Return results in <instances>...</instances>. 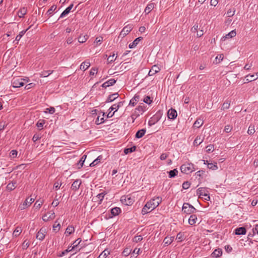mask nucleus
<instances>
[{
    "instance_id": "f257e3e1",
    "label": "nucleus",
    "mask_w": 258,
    "mask_h": 258,
    "mask_svg": "<svg viewBox=\"0 0 258 258\" xmlns=\"http://www.w3.org/2000/svg\"><path fill=\"white\" fill-rule=\"evenodd\" d=\"M162 202L160 197H154L147 202L142 210V214L145 215L157 208Z\"/></svg>"
},
{
    "instance_id": "f03ea898",
    "label": "nucleus",
    "mask_w": 258,
    "mask_h": 258,
    "mask_svg": "<svg viewBox=\"0 0 258 258\" xmlns=\"http://www.w3.org/2000/svg\"><path fill=\"white\" fill-rule=\"evenodd\" d=\"M196 209L187 203H184L183 204L182 211L185 214L189 215L194 213L196 211Z\"/></svg>"
},
{
    "instance_id": "7ed1b4c3",
    "label": "nucleus",
    "mask_w": 258,
    "mask_h": 258,
    "mask_svg": "<svg viewBox=\"0 0 258 258\" xmlns=\"http://www.w3.org/2000/svg\"><path fill=\"white\" fill-rule=\"evenodd\" d=\"M181 172L189 174L194 171V165L192 163L183 164L180 167Z\"/></svg>"
},
{
    "instance_id": "20e7f679",
    "label": "nucleus",
    "mask_w": 258,
    "mask_h": 258,
    "mask_svg": "<svg viewBox=\"0 0 258 258\" xmlns=\"http://www.w3.org/2000/svg\"><path fill=\"white\" fill-rule=\"evenodd\" d=\"M24 80L22 78H13L12 81V86L14 88H19L24 86Z\"/></svg>"
},
{
    "instance_id": "39448f33",
    "label": "nucleus",
    "mask_w": 258,
    "mask_h": 258,
    "mask_svg": "<svg viewBox=\"0 0 258 258\" xmlns=\"http://www.w3.org/2000/svg\"><path fill=\"white\" fill-rule=\"evenodd\" d=\"M34 201V199L33 198H31L29 200V198H27L22 204L20 205L19 208L21 210H24L29 207Z\"/></svg>"
},
{
    "instance_id": "423d86ee",
    "label": "nucleus",
    "mask_w": 258,
    "mask_h": 258,
    "mask_svg": "<svg viewBox=\"0 0 258 258\" xmlns=\"http://www.w3.org/2000/svg\"><path fill=\"white\" fill-rule=\"evenodd\" d=\"M132 29L133 26L132 25H128L125 26L120 32L119 36L124 37L128 34Z\"/></svg>"
},
{
    "instance_id": "0eeeda50",
    "label": "nucleus",
    "mask_w": 258,
    "mask_h": 258,
    "mask_svg": "<svg viewBox=\"0 0 258 258\" xmlns=\"http://www.w3.org/2000/svg\"><path fill=\"white\" fill-rule=\"evenodd\" d=\"M55 216L54 212L53 211H50L43 216L42 220L45 222H47L54 219Z\"/></svg>"
},
{
    "instance_id": "6e6552de",
    "label": "nucleus",
    "mask_w": 258,
    "mask_h": 258,
    "mask_svg": "<svg viewBox=\"0 0 258 258\" xmlns=\"http://www.w3.org/2000/svg\"><path fill=\"white\" fill-rule=\"evenodd\" d=\"M197 192H198V194H199L200 196H203L204 197H207V198H205V200H207V201L210 200V196L209 195V194H208L207 193V190H206V188H205L204 187L199 188L198 189Z\"/></svg>"
},
{
    "instance_id": "1a4fd4ad",
    "label": "nucleus",
    "mask_w": 258,
    "mask_h": 258,
    "mask_svg": "<svg viewBox=\"0 0 258 258\" xmlns=\"http://www.w3.org/2000/svg\"><path fill=\"white\" fill-rule=\"evenodd\" d=\"M45 233L46 230L43 228H41L37 233L36 238L40 240H43L45 236Z\"/></svg>"
},
{
    "instance_id": "9d476101",
    "label": "nucleus",
    "mask_w": 258,
    "mask_h": 258,
    "mask_svg": "<svg viewBox=\"0 0 258 258\" xmlns=\"http://www.w3.org/2000/svg\"><path fill=\"white\" fill-rule=\"evenodd\" d=\"M167 115L169 119H174L177 117V113L174 109L171 108L168 111Z\"/></svg>"
},
{
    "instance_id": "9b49d317",
    "label": "nucleus",
    "mask_w": 258,
    "mask_h": 258,
    "mask_svg": "<svg viewBox=\"0 0 258 258\" xmlns=\"http://www.w3.org/2000/svg\"><path fill=\"white\" fill-rule=\"evenodd\" d=\"M82 182L81 179H78L76 180L72 184L71 188L74 191H76L80 188Z\"/></svg>"
},
{
    "instance_id": "f8f14e48",
    "label": "nucleus",
    "mask_w": 258,
    "mask_h": 258,
    "mask_svg": "<svg viewBox=\"0 0 258 258\" xmlns=\"http://www.w3.org/2000/svg\"><path fill=\"white\" fill-rule=\"evenodd\" d=\"M160 71V69L157 65L152 66V69L149 71L148 75L149 76H153L155 74L158 73Z\"/></svg>"
},
{
    "instance_id": "ddd939ff",
    "label": "nucleus",
    "mask_w": 258,
    "mask_h": 258,
    "mask_svg": "<svg viewBox=\"0 0 258 258\" xmlns=\"http://www.w3.org/2000/svg\"><path fill=\"white\" fill-rule=\"evenodd\" d=\"M123 102L120 101L117 104H114L112 105L108 109V110L113 111L114 110V113L118 110V109L123 105Z\"/></svg>"
},
{
    "instance_id": "4468645a",
    "label": "nucleus",
    "mask_w": 258,
    "mask_h": 258,
    "mask_svg": "<svg viewBox=\"0 0 258 258\" xmlns=\"http://www.w3.org/2000/svg\"><path fill=\"white\" fill-rule=\"evenodd\" d=\"M116 83V80L114 79H110L108 80L107 81L104 82L102 85V87L103 88H106L108 87L113 85Z\"/></svg>"
},
{
    "instance_id": "2eb2a0df",
    "label": "nucleus",
    "mask_w": 258,
    "mask_h": 258,
    "mask_svg": "<svg viewBox=\"0 0 258 258\" xmlns=\"http://www.w3.org/2000/svg\"><path fill=\"white\" fill-rule=\"evenodd\" d=\"M204 164L208 165V167L212 170H215L218 169V166L216 162L214 163H208V161L207 160L205 161L204 160Z\"/></svg>"
},
{
    "instance_id": "dca6fc26",
    "label": "nucleus",
    "mask_w": 258,
    "mask_h": 258,
    "mask_svg": "<svg viewBox=\"0 0 258 258\" xmlns=\"http://www.w3.org/2000/svg\"><path fill=\"white\" fill-rule=\"evenodd\" d=\"M155 4L153 3H149L146 7L144 13L147 15L149 14L152 10L154 8Z\"/></svg>"
},
{
    "instance_id": "f3484780",
    "label": "nucleus",
    "mask_w": 258,
    "mask_h": 258,
    "mask_svg": "<svg viewBox=\"0 0 258 258\" xmlns=\"http://www.w3.org/2000/svg\"><path fill=\"white\" fill-rule=\"evenodd\" d=\"M143 37H139L138 38H137L133 42L131 43L130 44H129V47L130 48H133L134 47H135L139 43V42L140 41H141L142 40H143Z\"/></svg>"
},
{
    "instance_id": "a211bd4d",
    "label": "nucleus",
    "mask_w": 258,
    "mask_h": 258,
    "mask_svg": "<svg viewBox=\"0 0 258 258\" xmlns=\"http://www.w3.org/2000/svg\"><path fill=\"white\" fill-rule=\"evenodd\" d=\"M246 230L244 227L237 228L235 230V233L236 235H244L246 234Z\"/></svg>"
},
{
    "instance_id": "6ab92c4d",
    "label": "nucleus",
    "mask_w": 258,
    "mask_h": 258,
    "mask_svg": "<svg viewBox=\"0 0 258 258\" xmlns=\"http://www.w3.org/2000/svg\"><path fill=\"white\" fill-rule=\"evenodd\" d=\"M118 96H119V95L118 93H114L113 94L110 95L108 97V98L106 101V103L111 102L113 101H114L115 99L117 98L118 97Z\"/></svg>"
},
{
    "instance_id": "aec40b11",
    "label": "nucleus",
    "mask_w": 258,
    "mask_h": 258,
    "mask_svg": "<svg viewBox=\"0 0 258 258\" xmlns=\"http://www.w3.org/2000/svg\"><path fill=\"white\" fill-rule=\"evenodd\" d=\"M146 107L143 104V105H139L136 108V110L138 112L137 115L139 116L140 114H142L146 111Z\"/></svg>"
},
{
    "instance_id": "412c9836",
    "label": "nucleus",
    "mask_w": 258,
    "mask_h": 258,
    "mask_svg": "<svg viewBox=\"0 0 258 258\" xmlns=\"http://www.w3.org/2000/svg\"><path fill=\"white\" fill-rule=\"evenodd\" d=\"M90 66V63L88 61H85L83 62L80 67V69L81 70L85 71Z\"/></svg>"
},
{
    "instance_id": "4be33fe9",
    "label": "nucleus",
    "mask_w": 258,
    "mask_h": 258,
    "mask_svg": "<svg viewBox=\"0 0 258 258\" xmlns=\"http://www.w3.org/2000/svg\"><path fill=\"white\" fill-rule=\"evenodd\" d=\"M75 232V228L74 226L72 225H69L67 228L66 231H65V234L67 236L70 235V234H72Z\"/></svg>"
},
{
    "instance_id": "5701e85b",
    "label": "nucleus",
    "mask_w": 258,
    "mask_h": 258,
    "mask_svg": "<svg viewBox=\"0 0 258 258\" xmlns=\"http://www.w3.org/2000/svg\"><path fill=\"white\" fill-rule=\"evenodd\" d=\"M73 4H71L69 7H68L61 14L59 18H62L68 15L72 10L73 7Z\"/></svg>"
},
{
    "instance_id": "b1692460",
    "label": "nucleus",
    "mask_w": 258,
    "mask_h": 258,
    "mask_svg": "<svg viewBox=\"0 0 258 258\" xmlns=\"http://www.w3.org/2000/svg\"><path fill=\"white\" fill-rule=\"evenodd\" d=\"M197 220V217L196 215L192 214L190 215V217L188 219V223L190 225H194Z\"/></svg>"
},
{
    "instance_id": "393cba45",
    "label": "nucleus",
    "mask_w": 258,
    "mask_h": 258,
    "mask_svg": "<svg viewBox=\"0 0 258 258\" xmlns=\"http://www.w3.org/2000/svg\"><path fill=\"white\" fill-rule=\"evenodd\" d=\"M204 123V121L202 119L199 118H198L194 123V127L199 128Z\"/></svg>"
},
{
    "instance_id": "a878e982",
    "label": "nucleus",
    "mask_w": 258,
    "mask_h": 258,
    "mask_svg": "<svg viewBox=\"0 0 258 258\" xmlns=\"http://www.w3.org/2000/svg\"><path fill=\"white\" fill-rule=\"evenodd\" d=\"M222 251L221 249L218 248L215 249L212 253L213 257H218L222 255Z\"/></svg>"
},
{
    "instance_id": "bb28decb",
    "label": "nucleus",
    "mask_w": 258,
    "mask_h": 258,
    "mask_svg": "<svg viewBox=\"0 0 258 258\" xmlns=\"http://www.w3.org/2000/svg\"><path fill=\"white\" fill-rule=\"evenodd\" d=\"M88 38H89V37H88V35H87V34H85V35H81L78 38V40L79 43H83L85 42L87 40Z\"/></svg>"
},
{
    "instance_id": "cd10ccee",
    "label": "nucleus",
    "mask_w": 258,
    "mask_h": 258,
    "mask_svg": "<svg viewBox=\"0 0 258 258\" xmlns=\"http://www.w3.org/2000/svg\"><path fill=\"white\" fill-rule=\"evenodd\" d=\"M121 212V209L118 207H115L111 210V214L112 216L118 215Z\"/></svg>"
},
{
    "instance_id": "c85d7f7f",
    "label": "nucleus",
    "mask_w": 258,
    "mask_h": 258,
    "mask_svg": "<svg viewBox=\"0 0 258 258\" xmlns=\"http://www.w3.org/2000/svg\"><path fill=\"white\" fill-rule=\"evenodd\" d=\"M146 129L144 128L138 131L136 134V138L138 139L141 138L144 136V135L146 133Z\"/></svg>"
},
{
    "instance_id": "c756f323",
    "label": "nucleus",
    "mask_w": 258,
    "mask_h": 258,
    "mask_svg": "<svg viewBox=\"0 0 258 258\" xmlns=\"http://www.w3.org/2000/svg\"><path fill=\"white\" fill-rule=\"evenodd\" d=\"M103 157L102 155L99 156L95 160H94L90 164V166L93 167L97 165L101 160L102 159Z\"/></svg>"
},
{
    "instance_id": "7c9ffc66",
    "label": "nucleus",
    "mask_w": 258,
    "mask_h": 258,
    "mask_svg": "<svg viewBox=\"0 0 258 258\" xmlns=\"http://www.w3.org/2000/svg\"><path fill=\"white\" fill-rule=\"evenodd\" d=\"M174 239V236L166 237L163 240V242L165 245H169L172 242Z\"/></svg>"
},
{
    "instance_id": "2f4dec72",
    "label": "nucleus",
    "mask_w": 258,
    "mask_h": 258,
    "mask_svg": "<svg viewBox=\"0 0 258 258\" xmlns=\"http://www.w3.org/2000/svg\"><path fill=\"white\" fill-rule=\"evenodd\" d=\"M27 12V9L24 7L20 9L18 12V17L20 18L23 17L26 14Z\"/></svg>"
},
{
    "instance_id": "473e14b6",
    "label": "nucleus",
    "mask_w": 258,
    "mask_h": 258,
    "mask_svg": "<svg viewBox=\"0 0 258 258\" xmlns=\"http://www.w3.org/2000/svg\"><path fill=\"white\" fill-rule=\"evenodd\" d=\"M53 72V71L52 70H49V71H43L41 72L40 73V77H47L50 74H52Z\"/></svg>"
},
{
    "instance_id": "72a5a7b5",
    "label": "nucleus",
    "mask_w": 258,
    "mask_h": 258,
    "mask_svg": "<svg viewBox=\"0 0 258 258\" xmlns=\"http://www.w3.org/2000/svg\"><path fill=\"white\" fill-rule=\"evenodd\" d=\"M230 100H226L222 104L221 110H224L229 109L230 106Z\"/></svg>"
},
{
    "instance_id": "f704fd0d",
    "label": "nucleus",
    "mask_w": 258,
    "mask_h": 258,
    "mask_svg": "<svg viewBox=\"0 0 258 258\" xmlns=\"http://www.w3.org/2000/svg\"><path fill=\"white\" fill-rule=\"evenodd\" d=\"M104 115H105V113L103 112L102 114V117H101L100 115L98 116V117L96 118V121H95V123L97 124H100L104 122V121H105V120L104 119Z\"/></svg>"
},
{
    "instance_id": "c9c22d12",
    "label": "nucleus",
    "mask_w": 258,
    "mask_h": 258,
    "mask_svg": "<svg viewBox=\"0 0 258 258\" xmlns=\"http://www.w3.org/2000/svg\"><path fill=\"white\" fill-rule=\"evenodd\" d=\"M16 182L15 181H12L7 185V189L9 191L14 190L16 187Z\"/></svg>"
},
{
    "instance_id": "e433bc0d",
    "label": "nucleus",
    "mask_w": 258,
    "mask_h": 258,
    "mask_svg": "<svg viewBox=\"0 0 258 258\" xmlns=\"http://www.w3.org/2000/svg\"><path fill=\"white\" fill-rule=\"evenodd\" d=\"M139 96H135L130 102V104L133 106H134L139 100Z\"/></svg>"
},
{
    "instance_id": "4c0bfd02",
    "label": "nucleus",
    "mask_w": 258,
    "mask_h": 258,
    "mask_svg": "<svg viewBox=\"0 0 258 258\" xmlns=\"http://www.w3.org/2000/svg\"><path fill=\"white\" fill-rule=\"evenodd\" d=\"M86 157H87V156L86 155H83L81 157V158L80 159L79 161L78 162V168L79 169H80V168H81V167H83L84 163V161H85Z\"/></svg>"
},
{
    "instance_id": "58836bf2",
    "label": "nucleus",
    "mask_w": 258,
    "mask_h": 258,
    "mask_svg": "<svg viewBox=\"0 0 258 258\" xmlns=\"http://www.w3.org/2000/svg\"><path fill=\"white\" fill-rule=\"evenodd\" d=\"M81 241L82 240L81 238H78L77 239H76L72 244L73 246H72L71 250H75L76 249H77L78 245L80 244Z\"/></svg>"
},
{
    "instance_id": "ea45409f",
    "label": "nucleus",
    "mask_w": 258,
    "mask_h": 258,
    "mask_svg": "<svg viewBox=\"0 0 258 258\" xmlns=\"http://www.w3.org/2000/svg\"><path fill=\"white\" fill-rule=\"evenodd\" d=\"M246 81L248 82L254 81L257 79V77H255L254 75H248L245 77Z\"/></svg>"
},
{
    "instance_id": "a19ab883",
    "label": "nucleus",
    "mask_w": 258,
    "mask_h": 258,
    "mask_svg": "<svg viewBox=\"0 0 258 258\" xmlns=\"http://www.w3.org/2000/svg\"><path fill=\"white\" fill-rule=\"evenodd\" d=\"M106 194V192H103L97 195V198L99 200L98 201V204H101L103 201L105 195Z\"/></svg>"
},
{
    "instance_id": "79ce46f5",
    "label": "nucleus",
    "mask_w": 258,
    "mask_h": 258,
    "mask_svg": "<svg viewBox=\"0 0 258 258\" xmlns=\"http://www.w3.org/2000/svg\"><path fill=\"white\" fill-rule=\"evenodd\" d=\"M43 204V201L37 200L34 204V208L35 209L38 210L41 208V206Z\"/></svg>"
},
{
    "instance_id": "37998d69",
    "label": "nucleus",
    "mask_w": 258,
    "mask_h": 258,
    "mask_svg": "<svg viewBox=\"0 0 258 258\" xmlns=\"http://www.w3.org/2000/svg\"><path fill=\"white\" fill-rule=\"evenodd\" d=\"M203 141L200 136H197L194 142V144L195 146H199L202 143Z\"/></svg>"
},
{
    "instance_id": "c03bdc74",
    "label": "nucleus",
    "mask_w": 258,
    "mask_h": 258,
    "mask_svg": "<svg viewBox=\"0 0 258 258\" xmlns=\"http://www.w3.org/2000/svg\"><path fill=\"white\" fill-rule=\"evenodd\" d=\"M22 231V230L21 227H17L15 230L14 231L13 234L14 236L17 237L21 233Z\"/></svg>"
},
{
    "instance_id": "a18cd8bd",
    "label": "nucleus",
    "mask_w": 258,
    "mask_h": 258,
    "mask_svg": "<svg viewBox=\"0 0 258 258\" xmlns=\"http://www.w3.org/2000/svg\"><path fill=\"white\" fill-rule=\"evenodd\" d=\"M136 147L135 146L131 148H125L124 150V153L125 154H127L130 153H132L136 150Z\"/></svg>"
},
{
    "instance_id": "49530a36",
    "label": "nucleus",
    "mask_w": 258,
    "mask_h": 258,
    "mask_svg": "<svg viewBox=\"0 0 258 258\" xmlns=\"http://www.w3.org/2000/svg\"><path fill=\"white\" fill-rule=\"evenodd\" d=\"M28 30L27 29L25 30H23L19 33V34L16 36L15 40L17 41V42L20 40L21 37L25 34L26 31Z\"/></svg>"
},
{
    "instance_id": "de8ad7c7",
    "label": "nucleus",
    "mask_w": 258,
    "mask_h": 258,
    "mask_svg": "<svg viewBox=\"0 0 258 258\" xmlns=\"http://www.w3.org/2000/svg\"><path fill=\"white\" fill-rule=\"evenodd\" d=\"M178 173V170L177 169H174L172 170H170L169 172V177L170 178H172L175 177Z\"/></svg>"
},
{
    "instance_id": "09e8293b",
    "label": "nucleus",
    "mask_w": 258,
    "mask_h": 258,
    "mask_svg": "<svg viewBox=\"0 0 258 258\" xmlns=\"http://www.w3.org/2000/svg\"><path fill=\"white\" fill-rule=\"evenodd\" d=\"M116 56L115 57V54L113 53L112 55H110L108 56L107 58V63H111L115 61V60L116 59Z\"/></svg>"
},
{
    "instance_id": "8fccbe9b",
    "label": "nucleus",
    "mask_w": 258,
    "mask_h": 258,
    "mask_svg": "<svg viewBox=\"0 0 258 258\" xmlns=\"http://www.w3.org/2000/svg\"><path fill=\"white\" fill-rule=\"evenodd\" d=\"M57 6L55 5H52L50 8L47 11V14L48 15H52L53 12L56 9Z\"/></svg>"
},
{
    "instance_id": "3c124183",
    "label": "nucleus",
    "mask_w": 258,
    "mask_h": 258,
    "mask_svg": "<svg viewBox=\"0 0 258 258\" xmlns=\"http://www.w3.org/2000/svg\"><path fill=\"white\" fill-rule=\"evenodd\" d=\"M109 254V251L107 250H104L97 258H106Z\"/></svg>"
},
{
    "instance_id": "603ef678",
    "label": "nucleus",
    "mask_w": 258,
    "mask_h": 258,
    "mask_svg": "<svg viewBox=\"0 0 258 258\" xmlns=\"http://www.w3.org/2000/svg\"><path fill=\"white\" fill-rule=\"evenodd\" d=\"M255 133L254 126L253 125H250L248 129L247 134L248 135H253Z\"/></svg>"
},
{
    "instance_id": "864d4df0",
    "label": "nucleus",
    "mask_w": 258,
    "mask_h": 258,
    "mask_svg": "<svg viewBox=\"0 0 258 258\" xmlns=\"http://www.w3.org/2000/svg\"><path fill=\"white\" fill-rule=\"evenodd\" d=\"M131 251L132 249L130 248L126 247L123 250L122 254L123 255L127 256L131 253Z\"/></svg>"
},
{
    "instance_id": "5fc2aeb1",
    "label": "nucleus",
    "mask_w": 258,
    "mask_h": 258,
    "mask_svg": "<svg viewBox=\"0 0 258 258\" xmlns=\"http://www.w3.org/2000/svg\"><path fill=\"white\" fill-rule=\"evenodd\" d=\"M206 152L208 153H211L214 150V146L213 145H209L206 148Z\"/></svg>"
},
{
    "instance_id": "6e6d98bb",
    "label": "nucleus",
    "mask_w": 258,
    "mask_h": 258,
    "mask_svg": "<svg viewBox=\"0 0 258 258\" xmlns=\"http://www.w3.org/2000/svg\"><path fill=\"white\" fill-rule=\"evenodd\" d=\"M142 239L143 238L141 235H138L134 237L133 241L134 242L138 243V242L141 241Z\"/></svg>"
},
{
    "instance_id": "4d7b16f0",
    "label": "nucleus",
    "mask_w": 258,
    "mask_h": 258,
    "mask_svg": "<svg viewBox=\"0 0 258 258\" xmlns=\"http://www.w3.org/2000/svg\"><path fill=\"white\" fill-rule=\"evenodd\" d=\"M176 239L179 242H181L183 240V234L181 232H179L177 234Z\"/></svg>"
},
{
    "instance_id": "13d9d810",
    "label": "nucleus",
    "mask_w": 258,
    "mask_h": 258,
    "mask_svg": "<svg viewBox=\"0 0 258 258\" xmlns=\"http://www.w3.org/2000/svg\"><path fill=\"white\" fill-rule=\"evenodd\" d=\"M236 33V32L234 30L231 31L227 35H226V37H230L232 38L234 36H235Z\"/></svg>"
},
{
    "instance_id": "bf43d9fd",
    "label": "nucleus",
    "mask_w": 258,
    "mask_h": 258,
    "mask_svg": "<svg viewBox=\"0 0 258 258\" xmlns=\"http://www.w3.org/2000/svg\"><path fill=\"white\" fill-rule=\"evenodd\" d=\"M143 101L148 104H150L152 101L151 100V98L149 96H147L145 97Z\"/></svg>"
},
{
    "instance_id": "052dcab7",
    "label": "nucleus",
    "mask_w": 258,
    "mask_h": 258,
    "mask_svg": "<svg viewBox=\"0 0 258 258\" xmlns=\"http://www.w3.org/2000/svg\"><path fill=\"white\" fill-rule=\"evenodd\" d=\"M98 72V69L96 68H93L90 71V75L91 76H93L95 74H96Z\"/></svg>"
},
{
    "instance_id": "680f3d73",
    "label": "nucleus",
    "mask_w": 258,
    "mask_h": 258,
    "mask_svg": "<svg viewBox=\"0 0 258 258\" xmlns=\"http://www.w3.org/2000/svg\"><path fill=\"white\" fill-rule=\"evenodd\" d=\"M190 183L188 181H184L182 184L183 188L186 189L190 187Z\"/></svg>"
},
{
    "instance_id": "e2e57ef3",
    "label": "nucleus",
    "mask_w": 258,
    "mask_h": 258,
    "mask_svg": "<svg viewBox=\"0 0 258 258\" xmlns=\"http://www.w3.org/2000/svg\"><path fill=\"white\" fill-rule=\"evenodd\" d=\"M44 124V120H39L37 122V124H36V126L38 128H42V127L43 126Z\"/></svg>"
},
{
    "instance_id": "0e129e2a",
    "label": "nucleus",
    "mask_w": 258,
    "mask_h": 258,
    "mask_svg": "<svg viewBox=\"0 0 258 258\" xmlns=\"http://www.w3.org/2000/svg\"><path fill=\"white\" fill-rule=\"evenodd\" d=\"M17 155V151L16 150H12L10 152V157L14 158L16 157Z\"/></svg>"
},
{
    "instance_id": "69168bd1",
    "label": "nucleus",
    "mask_w": 258,
    "mask_h": 258,
    "mask_svg": "<svg viewBox=\"0 0 258 258\" xmlns=\"http://www.w3.org/2000/svg\"><path fill=\"white\" fill-rule=\"evenodd\" d=\"M235 13V10L232 11L231 9H229L227 13V16L229 17H232Z\"/></svg>"
},
{
    "instance_id": "338daca9",
    "label": "nucleus",
    "mask_w": 258,
    "mask_h": 258,
    "mask_svg": "<svg viewBox=\"0 0 258 258\" xmlns=\"http://www.w3.org/2000/svg\"><path fill=\"white\" fill-rule=\"evenodd\" d=\"M223 58L224 55L223 54L218 55L216 57V60L218 59V61L217 62V63H219L220 61H221L223 59Z\"/></svg>"
},
{
    "instance_id": "774afa93",
    "label": "nucleus",
    "mask_w": 258,
    "mask_h": 258,
    "mask_svg": "<svg viewBox=\"0 0 258 258\" xmlns=\"http://www.w3.org/2000/svg\"><path fill=\"white\" fill-rule=\"evenodd\" d=\"M232 130V127L230 125H227L225 126L224 131L226 133H230Z\"/></svg>"
}]
</instances>
